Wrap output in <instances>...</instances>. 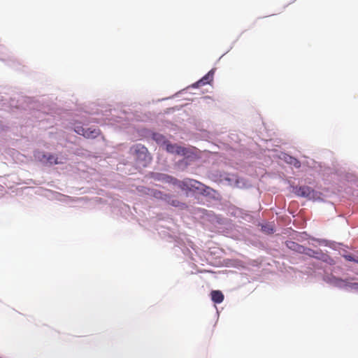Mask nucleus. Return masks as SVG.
<instances>
[{
  "mask_svg": "<svg viewBox=\"0 0 358 358\" xmlns=\"http://www.w3.org/2000/svg\"><path fill=\"white\" fill-rule=\"evenodd\" d=\"M166 196L167 197L166 199L167 200L169 204L175 207H178L181 209H185L187 208V206L185 203H182L178 199H174L171 196L167 195H166Z\"/></svg>",
  "mask_w": 358,
  "mask_h": 358,
  "instance_id": "nucleus-7",
  "label": "nucleus"
},
{
  "mask_svg": "<svg viewBox=\"0 0 358 358\" xmlns=\"http://www.w3.org/2000/svg\"><path fill=\"white\" fill-rule=\"evenodd\" d=\"M296 194L299 196L310 199L313 196L314 191L309 187L303 186L296 190Z\"/></svg>",
  "mask_w": 358,
  "mask_h": 358,
  "instance_id": "nucleus-5",
  "label": "nucleus"
},
{
  "mask_svg": "<svg viewBox=\"0 0 358 358\" xmlns=\"http://www.w3.org/2000/svg\"><path fill=\"white\" fill-rule=\"evenodd\" d=\"M214 70H210L206 75H205L201 79L194 84V87H201L206 84H210L213 80Z\"/></svg>",
  "mask_w": 358,
  "mask_h": 358,
  "instance_id": "nucleus-4",
  "label": "nucleus"
},
{
  "mask_svg": "<svg viewBox=\"0 0 358 358\" xmlns=\"http://www.w3.org/2000/svg\"><path fill=\"white\" fill-rule=\"evenodd\" d=\"M285 161L288 164L293 165L296 168H299L301 166L300 162L294 157L287 155L285 157Z\"/></svg>",
  "mask_w": 358,
  "mask_h": 358,
  "instance_id": "nucleus-11",
  "label": "nucleus"
},
{
  "mask_svg": "<svg viewBox=\"0 0 358 358\" xmlns=\"http://www.w3.org/2000/svg\"><path fill=\"white\" fill-rule=\"evenodd\" d=\"M165 146H166V150L168 152H170L172 154H176L178 155L184 156L187 152V150L186 148L181 147L177 144H171L169 141Z\"/></svg>",
  "mask_w": 358,
  "mask_h": 358,
  "instance_id": "nucleus-3",
  "label": "nucleus"
},
{
  "mask_svg": "<svg viewBox=\"0 0 358 358\" xmlns=\"http://www.w3.org/2000/svg\"><path fill=\"white\" fill-rule=\"evenodd\" d=\"M101 131L99 129L96 128H88L85 130V133L84 134V137L86 138H95L99 134Z\"/></svg>",
  "mask_w": 358,
  "mask_h": 358,
  "instance_id": "nucleus-9",
  "label": "nucleus"
},
{
  "mask_svg": "<svg viewBox=\"0 0 358 358\" xmlns=\"http://www.w3.org/2000/svg\"><path fill=\"white\" fill-rule=\"evenodd\" d=\"M131 151L135 155L136 161L143 166H146L151 162L152 157L148 149L141 144H137L131 148Z\"/></svg>",
  "mask_w": 358,
  "mask_h": 358,
  "instance_id": "nucleus-2",
  "label": "nucleus"
},
{
  "mask_svg": "<svg viewBox=\"0 0 358 358\" xmlns=\"http://www.w3.org/2000/svg\"><path fill=\"white\" fill-rule=\"evenodd\" d=\"M157 179L164 180L166 182L171 181L173 182V184L177 185L182 190L185 191H192L194 189L205 191V189H208V187L205 186L200 182L189 178H186L184 179L183 180H178L177 179L173 178L166 175L159 174Z\"/></svg>",
  "mask_w": 358,
  "mask_h": 358,
  "instance_id": "nucleus-1",
  "label": "nucleus"
},
{
  "mask_svg": "<svg viewBox=\"0 0 358 358\" xmlns=\"http://www.w3.org/2000/svg\"><path fill=\"white\" fill-rule=\"evenodd\" d=\"M262 229L264 231H273L272 228H269V227L267 228V227H264V226L262 227Z\"/></svg>",
  "mask_w": 358,
  "mask_h": 358,
  "instance_id": "nucleus-16",
  "label": "nucleus"
},
{
  "mask_svg": "<svg viewBox=\"0 0 358 358\" xmlns=\"http://www.w3.org/2000/svg\"><path fill=\"white\" fill-rule=\"evenodd\" d=\"M152 139L155 141L158 144L166 145L168 143V141L166 140L165 137L157 133H154L152 134Z\"/></svg>",
  "mask_w": 358,
  "mask_h": 358,
  "instance_id": "nucleus-10",
  "label": "nucleus"
},
{
  "mask_svg": "<svg viewBox=\"0 0 358 358\" xmlns=\"http://www.w3.org/2000/svg\"><path fill=\"white\" fill-rule=\"evenodd\" d=\"M85 130L86 129L85 128H83V127L81 125L76 126L74 128V131L76 133H77L79 135H82L83 136L85 133Z\"/></svg>",
  "mask_w": 358,
  "mask_h": 358,
  "instance_id": "nucleus-13",
  "label": "nucleus"
},
{
  "mask_svg": "<svg viewBox=\"0 0 358 358\" xmlns=\"http://www.w3.org/2000/svg\"><path fill=\"white\" fill-rule=\"evenodd\" d=\"M0 358H1V357H0Z\"/></svg>",
  "mask_w": 358,
  "mask_h": 358,
  "instance_id": "nucleus-17",
  "label": "nucleus"
},
{
  "mask_svg": "<svg viewBox=\"0 0 358 358\" xmlns=\"http://www.w3.org/2000/svg\"><path fill=\"white\" fill-rule=\"evenodd\" d=\"M43 157L50 164H58L61 163L60 162L58 161V158L54 155H44Z\"/></svg>",
  "mask_w": 358,
  "mask_h": 358,
  "instance_id": "nucleus-12",
  "label": "nucleus"
},
{
  "mask_svg": "<svg viewBox=\"0 0 358 358\" xmlns=\"http://www.w3.org/2000/svg\"><path fill=\"white\" fill-rule=\"evenodd\" d=\"M285 244L289 249L293 251H296L299 253L305 252V248L294 241H286Z\"/></svg>",
  "mask_w": 358,
  "mask_h": 358,
  "instance_id": "nucleus-6",
  "label": "nucleus"
},
{
  "mask_svg": "<svg viewBox=\"0 0 358 358\" xmlns=\"http://www.w3.org/2000/svg\"><path fill=\"white\" fill-rule=\"evenodd\" d=\"M301 253L306 254L310 257H313V256H314V254H315V252L311 249L305 248V252H301Z\"/></svg>",
  "mask_w": 358,
  "mask_h": 358,
  "instance_id": "nucleus-14",
  "label": "nucleus"
},
{
  "mask_svg": "<svg viewBox=\"0 0 358 358\" xmlns=\"http://www.w3.org/2000/svg\"><path fill=\"white\" fill-rule=\"evenodd\" d=\"M349 287L355 289H358V283L357 282H352L347 285Z\"/></svg>",
  "mask_w": 358,
  "mask_h": 358,
  "instance_id": "nucleus-15",
  "label": "nucleus"
},
{
  "mask_svg": "<svg viewBox=\"0 0 358 358\" xmlns=\"http://www.w3.org/2000/svg\"><path fill=\"white\" fill-rule=\"evenodd\" d=\"M211 299L215 303H220L224 300V294L220 290H213L210 293Z\"/></svg>",
  "mask_w": 358,
  "mask_h": 358,
  "instance_id": "nucleus-8",
  "label": "nucleus"
}]
</instances>
